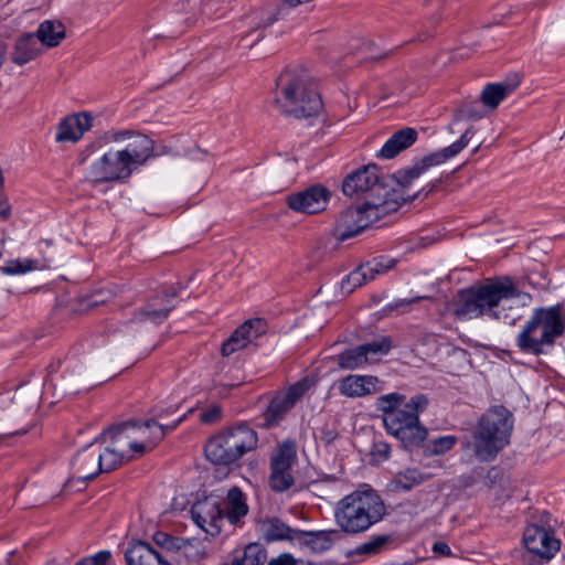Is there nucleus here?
I'll return each instance as SVG.
<instances>
[{"instance_id": "nucleus-1", "label": "nucleus", "mask_w": 565, "mask_h": 565, "mask_svg": "<svg viewBox=\"0 0 565 565\" xmlns=\"http://www.w3.org/2000/svg\"><path fill=\"white\" fill-rule=\"evenodd\" d=\"M428 404L429 399L423 393L407 399L404 394L393 392L379 396L375 408L382 413L386 431L398 439L404 449L412 451L422 446L428 436L427 428L419 420Z\"/></svg>"}, {"instance_id": "nucleus-2", "label": "nucleus", "mask_w": 565, "mask_h": 565, "mask_svg": "<svg viewBox=\"0 0 565 565\" xmlns=\"http://www.w3.org/2000/svg\"><path fill=\"white\" fill-rule=\"evenodd\" d=\"M521 291L509 276L494 277L484 284L472 285L458 290L450 303L452 316L458 320H467L487 316L500 319L497 310L502 300L519 298Z\"/></svg>"}, {"instance_id": "nucleus-3", "label": "nucleus", "mask_w": 565, "mask_h": 565, "mask_svg": "<svg viewBox=\"0 0 565 565\" xmlns=\"http://www.w3.org/2000/svg\"><path fill=\"white\" fill-rule=\"evenodd\" d=\"M342 192L348 198L363 200L362 204L382 214L396 212L406 199L404 193L386 182V177L375 163L350 172L342 181Z\"/></svg>"}, {"instance_id": "nucleus-4", "label": "nucleus", "mask_w": 565, "mask_h": 565, "mask_svg": "<svg viewBox=\"0 0 565 565\" xmlns=\"http://www.w3.org/2000/svg\"><path fill=\"white\" fill-rule=\"evenodd\" d=\"M386 515V505L372 488L356 489L343 497L334 508V520L347 535L365 533Z\"/></svg>"}, {"instance_id": "nucleus-5", "label": "nucleus", "mask_w": 565, "mask_h": 565, "mask_svg": "<svg viewBox=\"0 0 565 565\" xmlns=\"http://www.w3.org/2000/svg\"><path fill=\"white\" fill-rule=\"evenodd\" d=\"M564 332L565 318L562 305L535 308L516 337V347L526 354H547L556 339Z\"/></svg>"}, {"instance_id": "nucleus-6", "label": "nucleus", "mask_w": 565, "mask_h": 565, "mask_svg": "<svg viewBox=\"0 0 565 565\" xmlns=\"http://www.w3.org/2000/svg\"><path fill=\"white\" fill-rule=\"evenodd\" d=\"M277 84L281 89L275 104L281 114L298 119L319 115L323 107L321 96L305 71L297 73L286 70L278 77Z\"/></svg>"}, {"instance_id": "nucleus-7", "label": "nucleus", "mask_w": 565, "mask_h": 565, "mask_svg": "<svg viewBox=\"0 0 565 565\" xmlns=\"http://www.w3.org/2000/svg\"><path fill=\"white\" fill-rule=\"evenodd\" d=\"M513 414L503 405L490 407L479 419L471 434L473 455L480 461H492L510 444Z\"/></svg>"}, {"instance_id": "nucleus-8", "label": "nucleus", "mask_w": 565, "mask_h": 565, "mask_svg": "<svg viewBox=\"0 0 565 565\" xmlns=\"http://www.w3.org/2000/svg\"><path fill=\"white\" fill-rule=\"evenodd\" d=\"M257 447V433L248 424L239 423L213 435L204 446V454L213 465L231 469L237 467L239 459Z\"/></svg>"}, {"instance_id": "nucleus-9", "label": "nucleus", "mask_w": 565, "mask_h": 565, "mask_svg": "<svg viewBox=\"0 0 565 565\" xmlns=\"http://www.w3.org/2000/svg\"><path fill=\"white\" fill-rule=\"evenodd\" d=\"M473 132L475 131L472 127L468 128L461 135V137L450 146L414 161V164L412 167L399 169L392 175L396 184L399 186L398 190L402 193H404V196L406 198L404 203L407 201H414L420 196H428L439 190L443 181L441 178H438L427 183L425 186H423L419 191L415 192L414 194H407L405 191L408 186H411L414 180L418 179L428 169L435 166H439L446 162L447 160L456 157L461 150H463L468 146Z\"/></svg>"}, {"instance_id": "nucleus-10", "label": "nucleus", "mask_w": 565, "mask_h": 565, "mask_svg": "<svg viewBox=\"0 0 565 565\" xmlns=\"http://www.w3.org/2000/svg\"><path fill=\"white\" fill-rule=\"evenodd\" d=\"M129 158L128 152L124 150L104 151L90 167L92 182L98 184L129 179L134 170Z\"/></svg>"}, {"instance_id": "nucleus-11", "label": "nucleus", "mask_w": 565, "mask_h": 565, "mask_svg": "<svg viewBox=\"0 0 565 565\" xmlns=\"http://www.w3.org/2000/svg\"><path fill=\"white\" fill-rule=\"evenodd\" d=\"M364 204L349 207L342 211L335 218L333 233L338 241H347L360 234L374 222L380 221L387 214L375 213Z\"/></svg>"}, {"instance_id": "nucleus-12", "label": "nucleus", "mask_w": 565, "mask_h": 565, "mask_svg": "<svg viewBox=\"0 0 565 565\" xmlns=\"http://www.w3.org/2000/svg\"><path fill=\"white\" fill-rule=\"evenodd\" d=\"M137 422L127 420L118 424H114L105 429L98 437L95 438L96 443H105L107 439L111 440V446H108L104 452L100 451V459L98 466H100V472H109L117 469L125 461H128L132 456L128 455L121 447H117L116 444L121 440V436L129 429H135Z\"/></svg>"}, {"instance_id": "nucleus-13", "label": "nucleus", "mask_w": 565, "mask_h": 565, "mask_svg": "<svg viewBox=\"0 0 565 565\" xmlns=\"http://www.w3.org/2000/svg\"><path fill=\"white\" fill-rule=\"evenodd\" d=\"M194 523L211 535L221 532L224 522V509L221 500L215 495L198 500L191 508Z\"/></svg>"}, {"instance_id": "nucleus-14", "label": "nucleus", "mask_w": 565, "mask_h": 565, "mask_svg": "<svg viewBox=\"0 0 565 565\" xmlns=\"http://www.w3.org/2000/svg\"><path fill=\"white\" fill-rule=\"evenodd\" d=\"M330 192L320 184L311 185L303 191L288 194L286 203L295 212L316 214L326 209Z\"/></svg>"}, {"instance_id": "nucleus-15", "label": "nucleus", "mask_w": 565, "mask_h": 565, "mask_svg": "<svg viewBox=\"0 0 565 565\" xmlns=\"http://www.w3.org/2000/svg\"><path fill=\"white\" fill-rule=\"evenodd\" d=\"M523 542L529 552L546 559H551L561 546L552 531L539 525H529L525 529Z\"/></svg>"}, {"instance_id": "nucleus-16", "label": "nucleus", "mask_w": 565, "mask_h": 565, "mask_svg": "<svg viewBox=\"0 0 565 565\" xmlns=\"http://www.w3.org/2000/svg\"><path fill=\"white\" fill-rule=\"evenodd\" d=\"M94 446L95 441L78 450L71 462L72 480L76 479L84 486L100 473V450Z\"/></svg>"}, {"instance_id": "nucleus-17", "label": "nucleus", "mask_w": 565, "mask_h": 565, "mask_svg": "<svg viewBox=\"0 0 565 565\" xmlns=\"http://www.w3.org/2000/svg\"><path fill=\"white\" fill-rule=\"evenodd\" d=\"M384 390V382L374 375L350 374L339 383V392L347 397H363L380 393Z\"/></svg>"}, {"instance_id": "nucleus-18", "label": "nucleus", "mask_w": 565, "mask_h": 565, "mask_svg": "<svg viewBox=\"0 0 565 565\" xmlns=\"http://www.w3.org/2000/svg\"><path fill=\"white\" fill-rule=\"evenodd\" d=\"M93 117L89 113H78L65 117L57 127V142H76L92 127Z\"/></svg>"}, {"instance_id": "nucleus-19", "label": "nucleus", "mask_w": 565, "mask_h": 565, "mask_svg": "<svg viewBox=\"0 0 565 565\" xmlns=\"http://www.w3.org/2000/svg\"><path fill=\"white\" fill-rule=\"evenodd\" d=\"M184 417H185V415L180 416L179 418L174 419L173 422H171L169 424H163L156 419L146 420L143 424L137 423L136 427H138V428L150 429V428L154 427V431L152 433V435H153L152 441L150 443L149 446H147V444H145V443L131 441L130 436L127 435V433H125L121 436V439L122 438L125 439V444L128 446V448L131 451L142 455V454H145L147 448L152 449L157 443H159L161 439H163V437L166 436L167 433L174 430L178 427V425L184 419Z\"/></svg>"}, {"instance_id": "nucleus-20", "label": "nucleus", "mask_w": 565, "mask_h": 565, "mask_svg": "<svg viewBox=\"0 0 565 565\" xmlns=\"http://www.w3.org/2000/svg\"><path fill=\"white\" fill-rule=\"evenodd\" d=\"M224 520L230 524L239 526L243 524V519L248 514L249 507L247 504L246 494L238 487H233L227 491Z\"/></svg>"}, {"instance_id": "nucleus-21", "label": "nucleus", "mask_w": 565, "mask_h": 565, "mask_svg": "<svg viewBox=\"0 0 565 565\" xmlns=\"http://www.w3.org/2000/svg\"><path fill=\"white\" fill-rule=\"evenodd\" d=\"M294 536L295 542L300 547L308 548L311 553H322L330 550L333 545V535L338 534L337 530L323 531H301L298 530Z\"/></svg>"}, {"instance_id": "nucleus-22", "label": "nucleus", "mask_w": 565, "mask_h": 565, "mask_svg": "<svg viewBox=\"0 0 565 565\" xmlns=\"http://www.w3.org/2000/svg\"><path fill=\"white\" fill-rule=\"evenodd\" d=\"M418 138V132L415 128L405 127L394 132L391 138L383 145L377 153V157L384 159H392L399 152L412 147Z\"/></svg>"}, {"instance_id": "nucleus-23", "label": "nucleus", "mask_w": 565, "mask_h": 565, "mask_svg": "<svg viewBox=\"0 0 565 565\" xmlns=\"http://www.w3.org/2000/svg\"><path fill=\"white\" fill-rule=\"evenodd\" d=\"M132 137H135L134 141L122 150L128 152L129 161L134 168H137L154 156V142L146 135L136 132Z\"/></svg>"}, {"instance_id": "nucleus-24", "label": "nucleus", "mask_w": 565, "mask_h": 565, "mask_svg": "<svg viewBox=\"0 0 565 565\" xmlns=\"http://www.w3.org/2000/svg\"><path fill=\"white\" fill-rule=\"evenodd\" d=\"M43 52L34 34L25 33L19 38L11 54L12 62L17 65H24L34 60Z\"/></svg>"}, {"instance_id": "nucleus-25", "label": "nucleus", "mask_w": 565, "mask_h": 565, "mask_svg": "<svg viewBox=\"0 0 565 565\" xmlns=\"http://www.w3.org/2000/svg\"><path fill=\"white\" fill-rule=\"evenodd\" d=\"M127 565H158V552L149 544L137 541L125 552Z\"/></svg>"}, {"instance_id": "nucleus-26", "label": "nucleus", "mask_w": 565, "mask_h": 565, "mask_svg": "<svg viewBox=\"0 0 565 565\" xmlns=\"http://www.w3.org/2000/svg\"><path fill=\"white\" fill-rule=\"evenodd\" d=\"M291 408L292 406L279 393L276 394L262 415L260 427L269 429L278 426Z\"/></svg>"}, {"instance_id": "nucleus-27", "label": "nucleus", "mask_w": 565, "mask_h": 565, "mask_svg": "<svg viewBox=\"0 0 565 565\" xmlns=\"http://www.w3.org/2000/svg\"><path fill=\"white\" fill-rule=\"evenodd\" d=\"M34 35L42 46L55 47L65 39L66 30L60 21L45 20Z\"/></svg>"}, {"instance_id": "nucleus-28", "label": "nucleus", "mask_w": 565, "mask_h": 565, "mask_svg": "<svg viewBox=\"0 0 565 565\" xmlns=\"http://www.w3.org/2000/svg\"><path fill=\"white\" fill-rule=\"evenodd\" d=\"M260 530L267 542L288 540L295 542L294 536L298 530L288 526L278 518H269L260 523Z\"/></svg>"}, {"instance_id": "nucleus-29", "label": "nucleus", "mask_w": 565, "mask_h": 565, "mask_svg": "<svg viewBox=\"0 0 565 565\" xmlns=\"http://www.w3.org/2000/svg\"><path fill=\"white\" fill-rule=\"evenodd\" d=\"M222 0H201L200 3L198 0H186V4L190 7L191 10L198 7V11L186 12V17L183 18V21L186 23L188 26L194 24L199 18H206L212 19L214 15H216L222 10Z\"/></svg>"}, {"instance_id": "nucleus-30", "label": "nucleus", "mask_w": 565, "mask_h": 565, "mask_svg": "<svg viewBox=\"0 0 565 565\" xmlns=\"http://www.w3.org/2000/svg\"><path fill=\"white\" fill-rule=\"evenodd\" d=\"M174 309L172 303H162L159 296L149 300L146 306L138 312L140 321L149 320L154 324H160L166 321L170 312Z\"/></svg>"}, {"instance_id": "nucleus-31", "label": "nucleus", "mask_w": 565, "mask_h": 565, "mask_svg": "<svg viewBox=\"0 0 565 565\" xmlns=\"http://www.w3.org/2000/svg\"><path fill=\"white\" fill-rule=\"evenodd\" d=\"M297 460L296 445L286 440L278 445L270 457V469L291 470Z\"/></svg>"}, {"instance_id": "nucleus-32", "label": "nucleus", "mask_w": 565, "mask_h": 565, "mask_svg": "<svg viewBox=\"0 0 565 565\" xmlns=\"http://www.w3.org/2000/svg\"><path fill=\"white\" fill-rule=\"evenodd\" d=\"M267 558V550L263 544L249 543L242 552H236L232 562L235 565H265Z\"/></svg>"}, {"instance_id": "nucleus-33", "label": "nucleus", "mask_w": 565, "mask_h": 565, "mask_svg": "<svg viewBox=\"0 0 565 565\" xmlns=\"http://www.w3.org/2000/svg\"><path fill=\"white\" fill-rule=\"evenodd\" d=\"M427 480V476L416 468H407L397 472L391 481L394 491H409Z\"/></svg>"}, {"instance_id": "nucleus-34", "label": "nucleus", "mask_w": 565, "mask_h": 565, "mask_svg": "<svg viewBox=\"0 0 565 565\" xmlns=\"http://www.w3.org/2000/svg\"><path fill=\"white\" fill-rule=\"evenodd\" d=\"M513 89L514 86L508 84H487L482 89L480 100L489 109H495Z\"/></svg>"}, {"instance_id": "nucleus-35", "label": "nucleus", "mask_w": 565, "mask_h": 565, "mask_svg": "<svg viewBox=\"0 0 565 565\" xmlns=\"http://www.w3.org/2000/svg\"><path fill=\"white\" fill-rule=\"evenodd\" d=\"M483 104L480 99L461 104L454 110V121L479 120L486 116Z\"/></svg>"}, {"instance_id": "nucleus-36", "label": "nucleus", "mask_w": 565, "mask_h": 565, "mask_svg": "<svg viewBox=\"0 0 565 565\" xmlns=\"http://www.w3.org/2000/svg\"><path fill=\"white\" fill-rule=\"evenodd\" d=\"M252 340L245 333V327H242V324L231 334V337L223 342L221 347V353L223 356H228L233 354L234 352L244 349L247 347L248 343H250Z\"/></svg>"}, {"instance_id": "nucleus-37", "label": "nucleus", "mask_w": 565, "mask_h": 565, "mask_svg": "<svg viewBox=\"0 0 565 565\" xmlns=\"http://www.w3.org/2000/svg\"><path fill=\"white\" fill-rule=\"evenodd\" d=\"M337 361L339 367L342 370H354L367 363L360 345L341 352Z\"/></svg>"}, {"instance_id": "nucleus-38", "label": "nucleus", "mask_w": 565, "mask_h": 565, "mask_svg": "<svg viewBox=\"0 0 565 565\" xmlns=\"http://www.w3.org/2000/svg\"><path fill=\"white\" fill-rule=\"evenodd\" d=\"M44 265H41L36 259H10L2 267V271L7 275H22L31 270L42 269Z\"/></svg>"}, {"instance_id": "nucleus-39", "label": "nucleus", "mask_w": 565, "mask_h": 565, "mask_svg": "<svg viewBox=\"0 0 565 565\" xmlns=\"http://www.w3.org/2000/svg\"><path fill=\"white\" fill-rule=\"evenodd\" d=\"M360 347L365 355L366 361L370 362L376 356L387 354L392 349V340L390 337H382L380 340L367 342L361 344Z\"/></svg>"}, {"instance_id": "nucleus-40", "label": "nucleus", "mask_w": 565, "mask_h": 565, "mask_svg": "<svg viewBox=\"0 0 565 565\" xmlns=\"http://www.w3.org/2000/svg\"><path fill=\"white\" fill-rule=\"evenodd\" d=\"M313 385V381L308 376L299 380L295 384L290 385L285 392L279 393L292 407L300 401L303 395Z\"/></svg>"}, {"instance_id": "nucleus-41", "label": "nucleus", "mask_w": 565, "mask_h": 565, "mask_svg": "<svg viewBox=\"0 0 565 565\" xmlns=\"http://www.w3.org/2000/svg\"><path fill=\"white\" fill-rule=\"evenodd\" d=\"M295 483L291 470L270 469L269 486L275 492H285Z\"/></svg>"}, {"instance_id": "nucleus-42", "label": "nucleus", "mask_w": 565, "mask_h": 565, "mask_svg": "<svg viewBox=\"0 0 565 565\" xmlns=\"http://www.w3.org/2000/svg\"><path fill=\"white\" fill-rule=\"evenodd\" d=\"M369 275L370 273L366 269L365 264L359 266L342 280V289H347L349 292L353 291L354 288L361 287L366 281L372 280Z\"/></svg>"}, {"instance_id": "nucleus-43", "label": "nucleus", "mask_w": 565, "mask_h": 565, "mask_svg": "<svg viewBox=\"0 0 565 565\" xmlns=\"http://www.w3.org/2000/svg\"><path fill=\"white\" fill-rule=\"evenodd\" d=\"M457 443L455 436H441L429 441L425 448L427 456L443 455L449 451Z\"/></svg>"}, {"instance_id": "nucleus-44", "label": "nucleus", "mask_w": 565, "mask_h": 565, "mask_svg": "<svg viewBox=\"0 0 565 565\" xmlns=\"http://www.w3.org/2000/svg\"><path fill=\"white\" fill-rule=\"evenodd\" d=\"M392 541V535L382 534L373 536L370 541L359 545L356 547L358 554L373 555L382 551V548Z\"/></svg>"}, {"instance_id": "nucleus-45", "label": "nucleus", "mask_w": 565, "mask_h": 565, "mask_svg": "<svg viewBox=\"0 0 565 565\" xmlns=\"http://www.w3.org/2000/svg\"><path fill=\"white\" fill-rule=\"evenodd\" d=\"M396 265V259L390 258L386 256H377L374 257L372 260L367 262L365 264L366 269L369 270L372 279L375 278L376 275L384 274L392 269Z\"/></svg>"}, {"instance_id": "nucleus-46", "label": "nucleus", "mask_w": 565, "mask_h": 565, "mask_svg": "<svg viewBox=\"0 0 565 565\" xmlns=\"http://www.w3.org/2000/svg\"><path fill=\"white\" fill-rule=\"evenodd\" d=\"M242 327H245V333L252 341L267 332V322L263 318L247 320Z\"/></svg>"}, {"instance_id": "nucleus-47", "label": "nucleus", "mask_w": 565, "mask_h": 565, "mask_svg": "<svg viewBox=\"0 0 565 565\" xmlns=\"http://www.w3.org/2000/svg\"><path fill=\"white\" fill-rule=\"evenodd\" d=\"M482 478L487 488L501 486L504 479V470L500 466H493L487 471L486 476L482 475Z\"/></svg>"}, {"instance_id": "nucleus-48", "label": "nucleus", "mask_w": 565, "mask_h": 565, "mask_svg": "<svg viewBox=\"0 0 565 565\" xmlns=\"http://www.w3.org/2000/svg\"><path fill=\"white\" fill-rule=\"evenodd\" d=\"M274 21H275L274 18H268L267 21L264 24H258L249 33H247L244 36H242V39H241L242 45L244 47H253V45L263 38L260 28L268 26Z\"/></svg>"}, {"instance_id": "nucleus-49", "label": "nucleus", "mask_w": 565, "mask_h": 565, "mask_svg": "<svg viewBox=\"0 0 565 565\" xmlns=\"http://www.w3.org/2000/svg\"><path fill=\"white\" fill-rule=\"evenodd\" d=\"M153 541L157 545L166 548L167 551H174L180 548L179 539L164 532L159 531L154 533Z\"/></svg>"}, {"instance_id": "nucleus-50", "label": "nucleus", "mask_w": 565, "mask_h": 565, "mask_svg": "<svg viewBox=\"0 0 565 565\" xmlns=\"http://www.w3.org/2000/svg\"><path fill=\"white\" fill-rule=\"evenodd\" d=\"M222 418V408L220 405L214 404L211 407L204 409L200 414V420L203 424L212 425L220 422Z\"/></svg>"}, {"instance_id": "nucleus-51", "label": "nucleus", "mask_w": 565, "mask_h": 565, "mask_svg": "<svg viewBox=\"0 0 565 565\" xmlns=\"http://www.w3.org/2000/svg\"><path fill=\"white\" fill-rule=\"evenodd\" d=\"M482 468H475L471 473L461 476L459 479L460 486L463 488H470L478 483L482 478Z\"/></svg>"}, {"instance_id": "nucleus-52", "label": "nucleus", "mask_w": 565, "mask_h": 565, "mask_svg": "<svg viewBox=\"0 0 565 565\" xmlns=\"http://www.w3.org/2000/svg\"><path fill=\"white\" fill-rule=\"evenodd\" d=\"M110 552L100 551L92 557L82 559L76 565H106V562L110 558Z\"/></svg>"}, {"instance_id": "nucleus-53", "label": "nucleus", "mask_w": 565, "mask_h": 565, "mask_svg": "<svg viewBox=\"0 0 565 565\" xmlns=\"http://www.w3.org/2000/svg\"><path fill=\"white\" fill-rule=\"evenodd\" d=\"M267 565H303V561L295 558L289 553H282L277 557L271 558Z\"/></svg>"}, {"instance_id": "nucleus-54", "label": "nucleus", "mask_w": 565, "mask_h": 565, "mask_svg": "<svg viewBox=\"0 0 565 565\" xmlns=\"http://www.w3.org/2000/svg\"><path fill=\"white\" fill-rule=\"evenodd\" d=\"M431 552L435 557H451L455 556L450 546L444 541H436L431 546Z\"/></svg>"}, {"instance_id": "nucleus-55", "label": "nucleus", "mask_w": 565, "mask_h": 565, "mask_svg": "<svg viewBox=\"0 0 565 565\" xmlns=\"http://www.w3.org/2000/svg\"><path fill=\"white\" fill-rule=\"evenodd\" d=\"M339 437V433L335 428L323 426L320 430V440L326 445H331Z\"/></svg>"}, {"instance_id": "nucleus-56", "label": "nucleus", "mask_w": 565, "mask_h": 565, "mask_svg": "<svg viewBox=\"0 0 565 565\" xmlns=\"http://www.w3.org/2000/svg\"><path fill=\"white\" fill-rule=\"evenodd\" d=\"M372 454L383 460H386L390 457L391 447L387 443H376L373 446Z\"/></svg>"}, {"instance_id": "nucleus-57", "label": "nucleus", "mask_w": 565, "mask_h": 565, "mask_svg": "<svg viewBox=\"0 0 565 565\" xmlns=\"http://www.w3.org/2000/svg\"><path fill=\"white\" fill-rule=\"evenodd\" d=\"M427 298L428 297H425V296H417V297H413L411 299H399V300L395 301L394 303L388 305L387 309L388 310L397 309V308H401L403 306H407L409 303L418 302L419 300L427 299Z\"/></svg>"}, {"instance_id": "nucleus-58", "label": "nucleus", "mask_w": 565, "mask_h": 565, "mask_svg": "<svg viewBox=\"0 0 565 565\" xmlns=\"http://www.w3.org/2000/svg\"><path fill=\"white\" fill-rule=\"evenodd\" d=\"M11 214V206L8 202V199L3 195V194H0V216L3 218V220H7Z\"/></svg>"}, {"instance_id": "nucleus-59", "label": "nucleus", "mask_w": 565, "mask_h": 565, "mask_svg": "<svg viewBox=\"0 0 565 565\" xmlns=\"http://www.w3.org/2000/svg\"><path fill=\"white\" fill-rule=\"evenodd\" d=\"M136 132L134 130H118L110 134L113 141H120L131 138Z\"/></svg>"}, {"instance_id": "nucleus-60", "label": "nucleus", "mask_w": 565, "mask_h": 565, "mask_svg": "<svg viewBox=\"0 0 565 565\" xmlns=\"http://www.w3.org/2000/svg\"><path fill=\"white\" fill-rule=\"evenodd\" d=\"M178 296V290L174 287H170L162 291V297L159 300L162 303H171V300Z\"/></svg>"}, {"instance_id": "nucleus-61", "label": "nucleus", "mask_w": 565, "mask_h": 565, "mask_svg": "<svg viewBox=\"0 0 565 565\" xmlns=\"http://www.w3.org/2000/svg\"><path fill=\"white\" fill-rule=\"evenodd\" d=\"M185 555L188 557H194V555L190 551H186ZM195 556H198L199 558H203L206 556V551L205 550H196Z\"/></svg>"}, {"instance_id": "nucleus-62", "label": "nucleus", "mask_w": 565, "mask_h": 565, "mask_svg": "<svg viewBox=\"0 0 565 565\" xmlns=\"http://www.w3.org/2000/svg\"><path fill=\"white\" fill-rule=\"evenodd\" d=\"M6 52H7V46H6V44H4L2 41H0V67H1V66H2V64H3V61H4V54H6Z\"/></svg>"}, {"instance_id": "nucleus-63", "label": "nucleus", "mask_w": 565, "mask_h": 565, "mask_svg": "<svg viewBox=\"0 0 565 565\" xmlns=\"http://www.w3.org/2000/svg\"><path fill=\"white\" fill-rule=\"evenodd\" d=\"M158 561H159V564L158 565H172L170 564L164 557L163 555H161L159 552H158Z\"/></svg>"}, {"instance_id": "nucleus-64", "label": "nucleus", "mask_w": 565, "mask_h": 565, "mask_svg": "<svg viewBox=\"0 0 565 565\" xmlns=\"http://www.w3.org/2000/svg\"><path fill=\"white\" fill-rule=\"evenodd\" d=\"M53 371H56V367L54 364L49 365V374H52Z\"/></svg>"}]
</instances>
